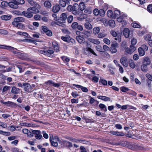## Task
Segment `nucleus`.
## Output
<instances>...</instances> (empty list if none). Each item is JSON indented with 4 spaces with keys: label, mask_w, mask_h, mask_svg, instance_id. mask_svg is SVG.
<instances>
[{
    "label": "nucleus",
    "mask_w": 152,
    "mask_h": 152,
    "mask_svg": "<svg viewBox=\"0 0 152 152\" xmlns=\"http://www.w3.org/2000/svg\"><path fill=\"white\" fill-rule=\"evenodd\" d=\"M0 48L12 51L14 54H16L18 57L20 59L23 60H26L27 58V55L24 53H22L20 52H18V50L13 47L11 46L0 45Z\"/></svg>",
    "instance_id": "obj_1"
},
{
    "label": "nucleus",
    "mask_w": 152,
    "mask_h": 152,
    "mask_svg": "<svg viewBox=\"0 0 152 152\" xmlns=\"http://www.w3.org/2000/svg\"><path fill=\"white\" fill-rule=\"evenodd\" d=\"M25 19L21 17L15 18L14 19V21L12 23V24L17 28L23 29L25 28L24 25L21 22L25 21Z\"/></svg>",
    "instance_id": "obj_2"
},
{
    "label": "nucleus",
    "mask_w": 152,
    "mask_h": 152,
    "mask_svg": "<svg viewBox=\"0 0 152 152\" xmlns=\"http://www.w3.org/2000/svg\"><path fill=\"white\" fill-rule=\"evenodd\" d=\"M67 9L69 12H72V13L75 15H81L82 12L80 10L79 6L77 4H74L73 6L69 5L67 7Z\"/></svg>",
    "instance_id": "obj_3"
},
{
    "label": "nucleus",
    "mask_w": 152,
    "mask_h": 152,
    "mask_svg": "<svg viewBox=\"0 0 152 152\" xmlns=\"http://www.w3.org/2000/svg\"><path fill=\"white\" fill-rule=\"evenodd\" d=\"M39 10L34 8H28L27 10V11H23L22 12V14L25 17L30 18L33 16V13L36 14L39 13Z\"/></svg>",
    "instance_id": "obj_4"
},
{
    "label": "nucleus",
    "mask_w": 152,
    "mask_h": 152,
    "mask_svg": "<svg viewBox=\"0 0 152 152\" xmlns=\"http://www.w3.org/2000/svg\"><path fill=\"white\" fill-rule=\"evenodd\" d=\"M24 3V0H12L9 2V6L12 8L17 9L18 7V5L23 4Z\"/></svg>",
    "instance_id": "obj_5"
},
{
    "label": "nucleus",
    "mask_w": 152,
    "mask_h": 152,
    "mask_svg": "<svg viewBox=\"0 0 152 152\" xmlns=\"http://www.w3.org/2000/svg\"><path fill=\"white\" fill-rule=\"evenodd\" d=\"M17 34H18L22 35L25 36V38L26 39H24L22 40L23 42H27L30 43H33L35 44V41L30 39H26V38H29L30 37L29 35L28 34L25 32H22L20 31H18L17 32Z\"/></svg>",
    "instance_id": "obj_6"
},
{
    "label": "nucleus",
    "mask_w": 152,
    "mask_h": 152,
    "mask_svg": "<svg viewBox=\"0 0 152 152\" xmlns=\"http://www.w3.org/2000/svg\"><path fill=\"white\" fill-rule=\"evenodd\" d=\"M59 18H58L57 22L59 24V26H63L64 24L63 23L66 22V20L67 18V15L65 13H62L60 15V17H59Z\"/></svg>",
    "instance_id": "obj_7"
},
{
    "label": "nucleus",
    "mask_w": 152,
    "mask_h": 152,
    "mask_svg": "<svg viewBox=\"0 0 152 152\" xmlns=\"http://www.w3.org/2000/svg\"><path fill=\"white\" fill-rule=\"evenodd\" d=\"M79 6L80 11L82 12H81L82 15H81L80 17H77V19L78 20H82V19L85 18L84 17H83L82 15H86L85 14H84L83 12V11L84 10V12H85L86 10H85V8H86V6L84 3L83 2H80Z\"/></svg>",
    "instance_id": "obj_8"
},
{
    "label": "nucleus",
    "mask_w": 152,
    "mask_h": 152,
    "mask_svg": "<svg viewBox=\"0 0 152 152\" xmlns=\"http://www.w3.org/2000/svg\"><path fill=\"white\" fill-rule=\"evenodd\" d=\"M44 84L45 85V86L49 88H50L52 86L54 87L58 88L60 86V83H55L52 80H49L45 82Z\"/></svg>",
    "instance_id": "obj_9"
},
{
    "label": "nucleus",
    "mask_w": 152,
    "mask_h": 152,
    "mask_svg": "<svg viewBox=\"0 0 152 152\" xmlns=\"http://www.w3.org/2000/svg\"><path fill=\"white\" fill-rule=\"evenodd\" d=\"M23 88L24 90L28 93H31L33 91V88H32L30 84L28 83H23Z\"/></svg>",
    "instance_id": "obj_10"
},
{
    "label": "nucleus",
    "mask_w": 152,
    "mask_h": 152,
    "mask_svg": "<svg viewBox=\"0 0 152 152\" xmlns=\"http://www.w3.org/2000/svg\"><path fill=\"white\" fill-rule=\"evenodd\" d=\"M61 39L64 42H71L72 43L74 42H75V40L72 38L69 35H66L65 37L62 36L61 37Z\"/></svg>",
    "instance_id": "obj_11"
},
{
    "label": "nucleus",
    "mask_w": 152,
    "mask_h": 152,
    "mask_svg": "<svg viewBox=\"0 0 152 152\" xmlns=\"http://www.w3.org/2000/svg\"><path fill=\"white\" fill-rule=\"evenodd\" d=\"M46 56L49 57H53L54 51L52 48L51 47H48L46 48Z\"/></svg>",
    "instance_id": "obj_12"
},
{
    "label": "nucleus",
    "mask_w": 152,
    "mask_h": 152,
    "mask_svg": "<svg viewBox=\"0 0 152 152\" xmlns=\"http://www.w3.org/2000/svg\"><path fill=\"white\" fill-rule=\"evenodd\" d=\"M32 132L34 134V137L37 140H40L42 137V136L41 134V132L40 131L38 130H32Z\"/></svg>",
    "instance_id": "obj_13"
},
{
    "label": "nucleus",
    "mask_w": 152,
    "mask_h": 152,
    "mask_svg": "<svg viewBox=\"0 0 152 152\" xmlns=\"http://www.w3.org/2000/svg\"><path fill=\"white\" fill-rule=\"evenodd\" d=\"M87 42H86V43H87L88 45V47L86 48V51L88 52L87 54L86 53V54H87L89 56H91V54H93L96 56H97V55L95 53L94 51L93 50V49H91L90 47H89V46L90 47L91 45L90 44H89L88 45V43Z\"/></svg>",
    "instance_id": "obj_14"
},
{
    "label": "nucleus",
    "mask_w": 152,
    "mask_h": 152,
    "mask_svg": "<svg viewBox=\"0 0 152 152\" xmlns=\"http://www.w3.org/2000/svg\"><path fill=\"white\" fill-rule=\"evenodd\" d=\"M28 1L31 6L34 7H30V8H34L35 9H37L38 10H39V9L40 8V5L33 0H28Z\"/></svg>",
    "instance_id": "obj_15"
},
{
    "label": "nucleus",
    "mask_w": 152,
    "mask_h": 152,
    "mask_svg": "<svg viewBox=\"0 0 152 152\" xmlns=\"http://www.w3.org/2000/svg\"><path fill=\"white\" fill-rule=\"evenodd\" d=\"M83 36H77L76 37V39L77 41L80 44H83L85 42V38H86V33L84 34Z\"/></svg>",
    "instance_id": "obj_16"
},
{
    "label": "nucleus",
    "mask_w": 152,
    "mask_h": 152,
    "mask_svg": "<svg viewBox=\"0 0 152 152\" xmlns=\"http://www.w3.org/2000/svg\"><path fill=\"white\" fill-rule=\"evenodd\" d=\"M52 48L56 52H58L59 51L60 47L58 45V42L56 41H54L52 42Z\"/></svg>",
    "instance_id": "obj_17"
},
{
    "label": "nucleus",
    "mask_w": 152,
    "mask_h": 152,
    "mask_svg": "<svg viewBox=\"0 0 152 152\" xmlns=\"http://www.w3.org/2000/svg\"><path fill=\"white\" fill-rule=\"evenodd\" d=\"M33 95L36 99H43L44 97V95L41 91H39L38 93L34 92L33 94Z\"/></svg>",
    "instance_id": "obj_18"
},
{
    "label": "nucleus",
    "mask_w": 152,
    "mask_h": 152,
    "mask_svg": "<svg viewBox=\"0 0 152 152\" xmlns=\"http://www.w3.org/2000/svg\"><path fill=\"white\" fill-rule=\"evenodd\" d=\"M70 141L75 142H80L83 143H85V141L84 140L79 139H76L73 138L72 137H68V138Z\"/></svg>",
    "instance_id": "obj_19"
},
{
    "label": "nucleus",
    "mask_w": 152,
    "mask_h": 152,
    "mask_svg": "<svg viewBox=\"0 0 152 152\" xmlns=\"http://www.w3.org/2000/svg\"><path fill=\"white\" fill-rule=\"evenodd\" d=\"M92 21L91 18H88L86 17V29L90 30L92 29V26L91 24L88 22H91Z\"/></svg>",
    "instance_id": "obj_20"
},
{
    "label": "nucleus",
    "mask_w": 152,
    "mask_h": 152,
    "mask_svg": "<svg viewBox=\"0 0 152 152\" xmlns=\"http://www.w3.org/2000/svg\"><path fill=\"white\" fill-rule=\"evenodd\" d=\"M59 3L60 6L64 7L66 6V4H70V2L68 0H59Z\"/></svg>",
    "instance_id": "obj_21"
},
{
    "label": "nucleus",
    "mask_w": 152,
    "mask_h": 152,
    "mask_svg": "<svg viewBox=\"0 0 152 152\" xmlns=\"http://www.w3.org/2000/svg\"><path fill=\"white\" fill-rule=\"evenodd\" d=\"M120 62L123 66L126 67L128 66L127 60L126 57H122L120 59Z\"/></svg>",
    "instance_id": "obj_22"
},
{
    "label": "nucleus",
    "mask_w": 152,
    "mask_h": 152,
    "mask_svg": "<svg viewBox=\"0 0 152 152\" xmlns=\"http://www.w3.org/2000/svg\"><path fill=\"white\" fill-rule=\"evenodd\" d=\"M60 9V5L58 4H56L53 7V11L54 13L58 12Z\"/></svg>",
    "instance_id": "obj_23"
},
{
    "label": "nucleus",
    "mask_w": 152,
    "mask_h": 152,
    "mask_svg": "<svg viewBox=\"0 0 152 152\" xmlns=\"http://www.w3.org/2000/svg\"><path fill=\"white\" fill-rule=\"evenodd\" d=\"M151 63V61L148 57H146L144 58L143 64L149 65Z\"/></svg>",
    "instance_id": "obj_24"
},
{
    "label": "nucleus",
    "mask_w": 152,
    "mask_h": 152,
    "mask_svg": "<svg viewBox=\"0 0 152 152\" xmlns=\"http://www.w3.org/2000/svg\"><path fill=\"white\" fill-rule=\"evenodd\" d=\"M20 90L19 88H17L15 86H13L11 89V92L14 94H18L19 93Z\"/></svg>",
    "instance_id": "obj_25"
},
{
    "label": "nucleus",
    "mask_w": 152,
    "mask_h": 152,
    "mask_svg": "<svg viewBox=\"0 0 152 152\" xmlns=\"http://www.w3.org/2000/svg\"><path fill=\"white\" fill-rule=\"evenodd\" d=\"M130 33V31L129 29L127 28H125L124 30L123 34L125 37L127 38L129 37Z\"/></svg>",
    "instance_id": "obj_26"
},
{
    "label": "nucleus",
    "mask_w": 152,
    "mask_h": 152,
    "mask_svg": "<svg viewBox=\"0 0 152 152\" xmlns=\"http://www.w3.org/2000/svg\"><path fill=\"white\" fill-rule=\"evenodd\" d=\"M97 97L98 99H101L105 101H110V98L105 96H98Z\"/></svg>",
    "instance_id": "obj_27"
},
{
    "label": "nucleus",
    "mask_w": 152,
    "mask_h": 152,
    "mask_svg": "<svg viewBox=\"0 0 152 152\" xmlns=\"http://www.w3.org/2000/svg\"><path fill=\"white\" fill-rule=\"evenodd\" d=\"M88 42H90L94 44L98 45L99 44L100 42L98 39H94L92 38L88 39Z\"/></svg>",
    "instance_id": "obj_28"
},
{
    "label": "nucleus",
    "mask_w": 152,
    "mask_h": 152,
    "mask_svg": "<svg viewBox=\"0 0 152 152\" xmlns=\"http://www.w3.org/2000/svg\"><path fill=\"white\" fill-rule=\"evenodd\" d=\"M12 16L11 15H3L1 16V19L3 20H10Z\"/></svg>",
    "instance_id": "obj_29"
},
{
    "label": "nucleus",
    "mask_w": 152,
    "mask_h": 152,
    "mask_svg": "<svg viewBox=\"0 0 152 152\" xmlns=\"http://www.w3.org/2000/svg\"><path fill=\"white\" fill-rule=\"evenodd\" d=\"M44 6L47 8H50L51 7L52 5L50 1L47 0L44 2Z\"/></svg>",
    "instance_id": "obj_30"
},
{
    "label": "nucleus",
    "mask_w": 152,
    "mask_h": 152,
    "mask_svg": "<svg viewBox=\"0 0 152 152\" xmlns=\"http://www.w3.org/2000/svg\"><path fill=\"white\" fill-rule=\"evenodd\" d=\"M121 13L120 11L119 10H115L113 12L114 18L118 17L120 15Z\"/></svg>",
    "instance_id": "obj_31"
},
{
    "label": "nucleus",
    "mask_w": 152,
    "mask_h": 152,
    "mask_svg": "<svg viewBox=\"0 0 152 152\" xmlns=\"http://www.w3.org/2000/svg\"><path fill=\"white\" fill-rule=\"evenodd\" d=\"M61 58L64 63L68 64V63L70 61L69 58L65 56H62L61 57Z\"/></svg>",
    "instance_id": "obj_32"
},
{
    "label": "nucleus",
    "mask_w": 152,
    "mask_h": 152,
    "mask_svg": "<svg viewBox=\"0 0 152 152\" xmlns=\"http://www.w3.org/2000/svg\"><path fill=\"white\" fill-rule=\"evenodd\" d=\"M49 140L51 143V145L52 146L56 147L58 145V143L57 142H54L52 140V138L50 137Z\"/></svg>",
    "instance_id": "obj_33"
},
{
    "label": "nucleus",
    "mask_w": 152,
    "mask_h": 152,
    "mask_svg": "<svg viewBox=\"0 0 152 152\" xmlns=\"http://www.w3.org/2000/svg\"><path fill=\"white\" fill-rule=\"evenodd\" d=\"M107 15L109 17L114 18L113 12L111 10H108L107 12Z\"/></svg>",
    "instance_id": "obj_34"
},
{
    "label": "nucleus",
    "mask_w": 152,
    "mask_h": 152,
    "mask_svg": "<svg viewBox=\"0 0 152 152\" xmlns=\"http://www.w3.org/2000/svg\"><path fill=\"white\" fill-rule=\"evenodd\" d=\"M138 50L140 56H142L145 54V51L142 48H139L138 49Z\"/></svg>",
    "instance_id": "obj_35"
},
{
    "label": "nucleus",
    "mask_w": 152,
    "mask_h": 152,
    "mask_svg": "<svg viewBox=\"0 0 152 152\" xmlns=\"http://www.w3.org/2000/svg\"><path fill=\"white\" fill-rule=\"evenodd\" d=\"M15 66L19 69L20 73H21L24 71V69L23 68L22 66L18 64H15Z\"/></svg>",
    "instance_id": "obj_36"
},
{
    "label": "nucleus",
    "mask_w": 152,
    "mask_h": 152,
    "mask_svg": "<svg viewBox=\"0 0 152 152\" xmlns=\"http://www.w3.org/2000/svg\"><path fill=\"white\" fill-rule=\"evenodd\" d=\"M109 26L112 28L114 27L115 25V23L114 21L113 20H111L108 21Z\"/></svg>",
    "instance_id": "obj_37"
},
{
    "label": "nucleus",
    "mask_w": 152,
    "mask_h": 152,
    "mask_svg": "<svg viewBox=\"0 0 152 152\" xmlns=\"http://www.w3.org/2000/svg\"><path fill=\"white\" fill-rule=\"evenodd\" d=\"M127 93L128 94L132 95L133 96H136L137 94L136 92L130 90L129 89V90H128V92H127Z\"/></svg>",
    "instance_id": "obj_38"
},
{
    "label": "nucleus",
    "mask_w": 152,
    "mask_h": 152,
    "mask_svg": "<svg viewBox=\"0 0 152 152\" xmlns=\"http://www.w3.org/2000/svg\"><path fill=\"white\" fill-rule=\"evenodd\" d=\"M0 102L2 104H4L8 107H10L11 102L8 101L7 102H4L2 100H1L0 101Z\"/></svg>",
    "instance_id": "obj_39"
},
{
    "label": "nucleus",
    "mask_w": 152,
    "mask_h": 152,
    "mask_svg": "<svg viewBox=\"0 0 152 152\" xmlns=\"http://www.w3.org/2000/svg\"><path fill=\"white\" fill-rule=\"evenodd\" d=\"M147 65L143 64L141 66V69L143 72H145L147 71L148 68Z\"/></svg>",
    "instance_id": "obj_40"
},
{
    "label": "nucleus",
    "mask_w": 152,
    "mask_h": 152,
    "mask_svg": "<svg viewBox=\"0 0 152 152\" xmlns=\"http://www.w3.org/2000/svg\"><path fill=\"white\" fill-rule=\"evenodd\" d=\"M129 65L130 66L132 69L134 68L135 67L134 62L133 60H131L129 61Z\"/></svg>",
    "instance_id": "obj_41"
},
{
    "label": "nucleus",
    "mask_w": 152,
    "mask_h": 152,
    "mask_svg": "<svg viewBox=\"0 0 152 152\" xmlns=\"http://www.w3.org/2000/svg\"><path fill=\"white\" fill-rule=\"evenodd\" d=\"M117 20L119 22H124V25H126L127 24V22L123 20V18H122V16H120L118 18H117Z\"/></svg>",
    "instance_id": "obj_42"
},
{
    "label": "nucleus",
    "mask_w": 152,
    "mask_h": 152,
    "mask_svg": "<svg viewBox=\"0 0 152 152\" xmlns=\"http://www.w3.org/2000/svg\"><path fill=\"white\" fill-rule=\"evenodd\" d=\"M67 20L69 23H71L73 20V17L72 15H70L68 17H67Z\"/></svg>",
    "instance_id": "obj_43"
},
{
    "label": "nucleus",
    "mask_w": 152,
    "mask_h": 152,
    "mask_svg": "<svg viewBox=\"0 0 152 152\" xmlns=\"http://www.w3.org/2000/svg\"><path fill=\"white\" fill-rule=\"evenodd\" d=\"M99 107L100 108L104 110V111H107V107L104 104L100 103L99 105Z\"/></svg>",
    "instance_id": "obj_44"
},
{
    "label": "nucleus",
    "mask_w": 152,
    "mask_h": 152,
    "mask_svg": "<svg viewBox=\"0 0 152 152\" xmlns=\"http://www.w3.org/2000/svg\"><path fill=\"white\" fill-rule=\"evenodd\" d=\"M100 29L98 27H96L93 29L94 33L95 34H97L99 32Z\"/></svg>",
    "instance_id": "obj_45"
},
{
    "label": "nucleus",
    "mask_w": 152,
    "mask_h": 152,
    "mask_svg": "<svg viewBox=\"0 0 152 152\" xmlns=\"http://www.w3.org/2000/svg\"><path fill=\"white\" fill-rule=\"evenodd\" d=\"M78 23L77 22H73L71 25L72 27L74 29H76L78 26Z\"/></svg>",
    "instance_id": "obj_46"
},
{
    "label": "nucleus",
    "mask_w": 152,
    "mask_h": 152,
    "mask_svg": "<svg viewBox=\"0 0 152 152\" xmlns=\"http://www.w3.org/2000/svg\"><path fill=\"white\" fill-rule=\"evenodd\" d=\"M1 5L3 7H7L8 6H9V2L6 1H3L1 3Z\"/></svg>",
    "instance_id": "obj_47"
},
{
    "label": "nucleus",
    "mask_w": 152,
    "mask_h": 152,
    "mask_svg": "<svg viewBox=\"0 0 152 152\" xmlns=\"http://www.w3.org/2000/svg\"><path fill=\"white\" fill-rule=\"evenodd\" d=\"M92 9L91 7H88L86 8V13L88 14H91L92 13Z\"/></svg>",
    "instance_id": "obj_48"
},
{
    "label": "nucleus",
    "mask_w": 152,
    "mask_h": 152,
    "mask_svg": "<svg viewBox=\"0 0 152 152\" xmlns=\"http://www.w3.org/2000/svg\"><path fill=\"white\" fill-rule=\"evenodd\" d=\"M120 89L122 91L124 92H126V91H127V92L128 90H129V88L124 86H122L120 88Z\"/></svg>",
    "instance_id": "obj_49"
},
{
    "label": "nucleus",
    "mask_w": 152,
    "mask_h": 152,
    "mask_svg": "<svg viewBox=\"0 0 152 152\" xmlns=\"http://www.w3.org/2000/svg\"><path fill=\"white\" fill-rule=\"evenodd\" d=\"M83 33L79 31H77L76 32V34L78 35V36H83V35H84V33H86V30H85L83 31Z\"/></svg>",
    "instance_id": "obj_50"
},
{
    "label": "nucleus",
    "mask_w": 152,
    "mask_h": 152,
    "mask_svg": "<svg viewBox=\"0 0 152 152\" xmlns=\"http://www.w3.org/2000/svg\"><path fill=\"white\" fill-rule=\"evenodd\" d=\"M129 50L131 52V53H130V54H131L135 50L136 48L134 45H131L130 47Z\"/></svg>",
    "instance_id": "obj_51"
},
{
    "label": "nucleus",
    "mask_w": 152,
    "mask_h": 152,
    "mask_svg": "<svg viewBox=\"0 0 152 152\" xmlns=\"http://www.w3.org/2000/svg\"><path fill=\"white\" fill-rule=\"evenodd\" d=\"M132 25L134 28H140V25L136 23H132Z\"/></svg>",
    "instance_id": "obj_52"
},
{
    "label": "nucleus",
    "mask_w": 152,
    "mask_h": 152,
    "mask_svg": "<svg viewBox=\"0 0 152 152\" xmlns=\"http://www.w3.org/2000/svg\"><path fill=\"white\" fill-rule=\"evenodd\" d=\"M110 51L111 53L113 54L116 53L117 50V49L115 48H114L113 47H110Z\"/></svg>",
    "instance_id": "obj_53"
},
{
    "label": "nucleus",
    "mask_w": 152,
    "mask_h": 152,
    "mask_svg": "<svg viewBox=\"0 0 152 152\" xmlns=\"http://www.w3.org/2000/svg\"><path fill=\"white\" fill-rule=\"evenodd\" d=\"M144 38L145 40L147 41H150L151 40V36L149 34H146Z\"/></svg>",
    "instance_id": "obj_54"
},
{
    "label": "nucleus",
    "mask_w": 152,
    "mask_h": 152,
    "mask_svg": "<svg viewBox=\"0 0 152 152\" xmlns=\"http://www.w3.org/2000/svg\"><path fill=\"white\" fill-rule=\"evenodd\" d=\"M95 48L96 50L100 52H103V49L102 47L100 45L96 46V47Z\"/></svg>",
    "instance_id": "obj_55"
},
{
    "label": "nucleus",
    "mask_w": 152,
    "mask_h": 152,
    "mask_svg": "<svg viewBox=\"0 0 152 152\" xmlns=\"http://www.w3.org/2000/svg\"><path fill=\"white\" fill-rule=\"evenodd\" d=\"M99 15L100 16H104L105 15V12L102 9H100L99 10Z\"/></svg>",
    "instance_id": "obj_56"
},
{
    "label": "nucleus",
    "mask_w": 152,
    "mask_h": 152,
    "mask_svg": "<svg viewBox=\"0 0 152 152\" xmlns=\"http://www.w3.org/2000/svg\"><path fill=\"white\" fill-rule=\"evenodd\" d=\"M91 80L93 82L97 83L99 80V78L96 76H94L93 77Z\"/></svg>",
    "instance_id": "obj_57"
},
{
    "label": "nucleus",
    "mask_w": 152,
    "mask_h": 152,
    "mask_svg": "<svg viewBox=\"0 0 152 152\" xmlns=\"http://www.w3.org/2000/svg\"><path fill=\"white\" fill-rule=\"evenodd\" d=\"M147 8L148 11L152 13V4L148 5Z\"/></svg>",
    "instance_id": "obj_58"
},
{
    "label": "nucleus",
    "mask_w": 152,
    "mask_h": 152,
    "mask_svg": "<svg viewBox=\"0 0 152 152\" xmlns=\"http://www.w3.org/2000/svg\"><path fill=\"white\" fill-rule=\"evenodd\" d=\"M125 135L124 134L123 132H118L116 131V135L117 136H123Z\"/></svg>",
    "instance_id": "obj_59"
},
{
    "label": "nucleus",
    "mask_w": 152,
    "mask_h": 152,
    "mask_svg": "<svg viewBox=\"0 0 152 152\" xmlns=\"http://www.w3.org/2000/svg\"><path fill=\"white\" fill-rule=\"evenodd\" d=\"M93 12L95 15L97 16L99 15V10L97 9H94L93 10Z\"/></svg>",
    "instance_id": "obj_60"
},
{
    "label": "nucleus",
    "mask_w": 152,
    "mask_h": 152,
    "mask_svg": "<svg viewBox=\"0 0 152 152\" xmlns=\"http://www.w3.org/2000/svg\"><path fill=\"white\" fill-rule=\"evenodd\" d=\"M131 45H134L137 43V40L136 39L134 38H132L131 40Z\"/></svg>",
    "instance_id": "obj_61"
},
{
    "label": "nucleus",
    "mask_w": 152,
    "mask_h": 152,
    "mask_svg": "<svg viewBox=\"0 0 152 152\" xmlns=\"http://www.w3.org/2000/svg\"><path fill=\"white\" fill-rule=\"evenodd\" d=\"M72 95L74 98H76L79 96L78 94L77 93V91L72 92L71 94Z\"/></svg>",
    "instance_id": "obj_62"
},
{
    "label": "nucleus",
    "mask_w": 152,
    "mask_h": 152,
    "mask_svg": "<svg viewBox=\"0 0 152 152\" xmlns=\"http://www.w3.org/2000/svg\"><path fill=\"white\" fill-rule=\"evenodd\" d=\"M48 36L50 37L52 35V33L50 30L48 29L46 32L45 33Z\"/></svg>",
    "instance_id": "obj_63"
},
{
    "label": "nucleus",
    "mask_w": 152,
    "mask_h": 152,
    "mask_svg": "<svg viewBox=\"0 0 152 152\" xmlns=\"http://www.w3.org/2000/svg\"><path fill=\"white\" fill-rule=\"evenodd\" d=\"M104 42L107 45H109L110 43V40L107 38H104L103 39Z\"/></svg>",
    "instance_id": "obj_64"
}]
</instances>
